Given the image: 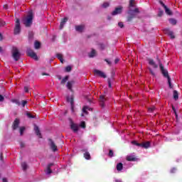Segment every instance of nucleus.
Listing matches in <instances>:
<instances>
[{"mask_svg": "<svg viewBox=\"0 0 182 182\" xmlns=\"http://www.w3.org/2000/svg\"><path fill=\"white\" fill-rule=\"evenodd\" d=\"M132 8H136V4H134V0H129V9L128 11V21H132L134 18L136 14H139V9L136 8L134 10H132Z\"/></svg>", "mask_w": 182, "mask_h": 182, "instance_id": "1", "label": "nucleus"}, {"mask_svg": "<svg viewBox=\"0 0 182 182\" xmlns=\"http://www.w3.org/2000/svg\"><path fill=\"white\" fill-rule=\"evenodd\" d=\"M33 20V14L32 11H28V15L23 20V23L26 26H31L32 25V21Z\"/></svg>", "mask_w": 182, "mask_h": 182, "instance_id": "2", "label": "nucleus"}, {"mask_svg": "<svg viewBox=\"0 0 182 182\" xmlns=\"http://www.w3.org/2000/svg\"><path fill=\"white\" fill-rule=\"evenodd\" d=\"M159 68H160L161 72L162 75L164 76V77H167L169 87L171 88L172 87H171V79L170 78V76H168V72L167 71V70L164 69V67H163L162 64H159Z\"/></svg>", "mask_w": 182, "mask_h": 182, "instance_id": "3", "label": "nucleus"}, {"mask_svg": "<svg viewBox=\"0 0 182 182\" xmlns=\"http://www.w3.org/2000/svg\"><path fill=\"white\" fill-rule=\"evenodd\" d=\"M12 56L14 60L18 61L19 60V58H21V53L19 52V50H18V48L13 47L12 51Z\"/></svg>", "mask_w": 182, "mask_h": 182, "instance_id": "4", "label": "nucleus"}, {"mask_svg": "<svg viewBox=\"0 0 182 182\" xmlns=\"http://www.w3.org/2000/svg\"><path fill=\"white\" fill-rule=\"evenodd\" d=\"M132 143L134 144V146H137L138 147H142L143 149H149L150 148V146H151L150 141H146V142L140 144L137 142V141H132Z\"/></svg>", "mask_w": 182, "mask_h": 182, "instance_id": "5", "label": "nucleus"}, {"mask_svg": "<svg viewBox=\"0 0 182 182\" xmlns=\"http://www.w3.org/2000/svg\"><path fill=\"white\" fill-rule=\"evenodd\" d=\"M26 52H27V55H28L30 58H32L33 59H34V60H38V55L33 51V50H31V48H28Z\"/></svg>", "mask_w": 182, "mask_h": 182, "instance_id": "6", "label": "nucleus"}, {"mask_svg": "<svg viewBox=\"0 0 182 182\" xmlns=\"http://www.w3.org/2000/svg\"><path fill=\"white\" fill-rule=\"evenodd\" d=\"M21 32V23H19V18L16 21V26L14 28L15 35H18Z\"/></svg>", "mask_w": 182, "mask_h": 182, "instance_id": "7", "label": "nucleus"}, {"mask_svg": "<svg viewBox=\"0 0 182 182\" xmlns=\"http://www.w3.org/2000/svg\"><path fill=\"white\" fill-rule=\"evenodd\" d=\"M122 12H123V7L122 6H119L112 12V15L114 16L116 15L120 14Z\"/></svg>", "mask_w": 182, "mask_h": 182, "instance_id": "8", "label": "nucleus"}, {"mask_svg": "<svg viewBox=\"0 0 182 182\" xmlns=\"http://www.w3.org/2000/svg\"><path fill=\"white\" fill-rule=\"evenodd\" d=\"M55 164L50 163L47 165V168L46 170V176H49V174H52V167H54Z\"/></svg>", "mask_w": 182, "mask_h": 182, "instance_id": "9", "label": "nucleus"}, {"mask_svg": "<svg viewBox=\"0 0 182 182\" xmlns=\"http://www.w3.org/2000/svg\"><path fill=\"white\" fill-rule=\"evenodd\" d=\"M49 146L53 151H58V146L52 139H49Z\"/></svg>", "mask_w": 182, "mask_h": 182, "instance_id": "10", "label": "nucleus"}, {"mask_svg": "<svg viewBox=\"0 0 182 182\" xmlns=\"http://www.w3.org/2000/svg\"><path fill=\"white\" fill-rule=\"evenodd\" d=\"M94 73L95 76H100V77H103V79H106V74L103 73L102 71H100L99 70H95Z\"/></svg>", "mask_w": 182, "mask_h": 182, "instance_id": "11", "label": "nucleus"}, {"mask_svg": "<svg viewBox=\"0 0 182 182\" xmlns=\"http://www.w3.org/2000/svg\"><path fill=\"white\" fill-rule=\"evenodd\" d=\"M70 128L74 132V133H77V131L79 130V125L70 121Z\"/></svg>", "mask_w": 182, "mask_h": 182, "instance_id": "12", "label": "nucleus"}, {"mask_svg": "<svg viewBox=\"0 0 182 182\" xmlns=\"http://www.w3.org/2000/svg\"><path fill=\"white\" fill-rule=\"evenodd\" d=\"M164 33H166V35H168V36H170L171 39H174L176 38V36H174V33L170 31V29L168 28H166L164 30Z\"/></svg>", "mask_w": 182, "mask_h": 182, "instance_id": "13", "label": "nucleus"}, {"mask_svg": "<svg viewBox=\"0 0 182 182\" xmlns=\"http://www.w3.org/2000/svg\"><path fill=\"white\" fill-rule=\"evenodd\" d=\"M160 4H161V6H163L164 8L165 12L167 15H173L171 10H170V9L167 8V6L164 5V3H163L162 1H160Z\"/></svg>", "mask_w": 182, "mask_h": 182, "instance_id": "14", "label": "nucleus"}, {"mask_svg": "<svg viewBox=\"0 0 182 182\" xmlns=\"http://www.w3.org/2000/svg\"><path fill=\"white\" fill-rule=\"evenodd\" d=\"M67 102L70 104L72 112H75V110H74L75 105H73V97H67Z\"/></svg>", "mask_w": 182, "mask_h": 182, "instance_id": "15", "label": "nucleus"}, {"mask_svg": "<svg viewBox=\"0 0 182 182\" xmlns=\"http://www.w3.org/2000/svg\"><path fill=\"white\" fill-rule=\"evenodd\" d=\"M105 102H106V98H105V96L101 95L100 97V105L101 107H105Z\"/></svg>", "mask_w": 182, "mask_h": 182, "instance_id": "16", "label": "nucleus"}, {"mask_svg": "<svg viewBox=\"0 0 182 182\" xmlns=\"http://www.w3.org/2000/svg\"><path fill=\"white\" fill-rule=\"evenodd\" d=\"M68 22V17H65L60 23V29H63L65 23Z\"/></svg>", "mask_w": 182, "mask_h": 182, "instance_id": "17", "label": "nucleus"}, {"mask_svg": "<svg viewBox=\"0 0 182 182\" xmlns=\"http://www.w3.org/2000/svg\"><path fill=\"white\" fill-rule=\"evenodd\" d=\"M73 85H75V81L71 80L67 82V87L68 90H70L72 92V87H73Z\"/></svg>", "mask_w": 182, "mask_h": 182, "instance_id": "18", "label": "nucleus"}, {"mask_svg": "<svg viewBox=\"0 0 182 182\" xmlns=\"http://www.w3.org/2000/svg\"><path fill=\"white\" fill-rule=\"evenodd\" d=\"M75 31L77 32H83V31H85V26L84 25L76 26Z\"/></svg>", "mask_w": 182, "mask_h": 182, "instance_id": "19", "label": "nucleus"}, {"mask_svg": "<svg viewBox=\"0 0 182 182\" xmlns=\"http://www.w3.org/2000/svg\"><path fill=\"white\" fill-rule=\"evenodd\" d=\"M19 127V119H16L13 124V130H16Z\"/></svg>", "mask_w": 182, "mask_h": 182, "instance_id": "20", "label": "nucleus"}, {"mask_svg": "<svg viewBox=\"0 0 182 182\" xmlns=\"http://www.w3.org/2000/svg\"><path fill=\"white\" fill-rule=\"evenodd\" d=\"M149 64L150 65V66L153 67L154 69H157V68H159L157 64H156V63H154V60H153L151 59L149 60Z\"/></svg>", "mask_w": 182, "mask_h": 182, "instance_id": "21", "label": "nucleus"}, {"mask_svg": "<svg viewBox=\"0 0 182 182\" xmlns=\"http://www.w3.org/2000/svg\"><path fill=\"white\" fill-rule=\"evenodd\" d=\"M34 132L38 137L42 138V135L41 134V131H39V127L38 126L35 125L34 126Z\"/></svg>", "mask_w": 182, "mask_h": 182, "instance_id": "22", "label": "nucleus"}, {"mask_svg": "<svg viewBox=\"0 0 182 182\" xmlns=\"http://www.w3.org/2000/svg\"><path fill=\"white\" fill-rule=\"evenodd\" d=\"M56 58H58V59H59V60L61 62V63H63L64 60H63V55H62V53H57Z\"/></svg>", "mask_w": 182, "mask_h": 182, "instance_id": "23", "label": "nucleus"}, {"mask_svg": "<svg viewBox=\"0 0 182 182\" xmlns=\"http://www.w3.org/2000/svg\"><path fill=\"white\" fill-rule=\"evenodd\" d=\"M87 110H89L90 112V111H92V108H90L87 106H85L82 108V112H83V113H85V114H87Z\"/></svg>", "mask_w": 182, "mask_h": 182, "instance_id": "24", "label": "nucleus"}, {"mask_svg": "<svg viewBox=\"0 0 182 182\" xmlns=\"http://www.w3.org/2000/svg\"><path fill=\"white\" fill-rule=\"evenodd\" d=\"M117 170L118 171H122L123 170V164L122 163H118L117 164Z\"/></svg>", "mask_w": 182, "mask_h": 182, "instance_id": "25", "label": "nucleus"}, {"mask_svg": "<svg viewBox=\"0 0 182 182\" xmlns=\"http://www.w3.org/2000/svg\"><path fill=\"white\" fill-rule=\"evenodd\" d=\"M95 56H96V50H92L89 53V58H95Z\"/></svg>", "mask_w": 182, "mask_h": 182, "instance_id": "26", "label": "nucleus"}, {"mask_svg": "<svg viewBox=\"0 0 182 182\" xmlns=\"http://www.w3.org/2000/svg\"><path fill=\"white\" fill-rule=\"evenodd\" d=\"M127 160L128 161H136V158L134 156H128L127 157Z\"/></svg>", "mask_w": 182, "mask_h": 182, "instance_id": "27", "label": "nucleus"}, {"mask_svg": "<svg viewBox=\"0 0 182 182\" xmlns=\"http://www.w3.org/2000/svg\"><path fill=\"white\" fill-rule=\"evenodd\" d=\"M84 157L85 160H90V153L89 152H85L84 154Z\"/></svg>", "mask_w": 182, "mask_h": 182, "instance_id": "28", "label": "nucleus"}, {"mask_svg": "<svg viewBox=\"0 0 182 182\" xmlns=\"http://www.w3.org/2000/svg\"><path fill=\"white\" fill-rule=\"evenodd\" d=\"M34 48L35 49H39V48H41V43L36 41L34 43Z\"/></svg>", "mask_w": 182, "mask_h": 182, "instance_id": "29", "label": "nucleus"}, {"mask_svg": "<svg viewBox=\"0 0 182 182\" xmlns=\"http://www.w3.org/2000/svg\"><path fill=\"white\" fill-rule=\"evenodd\" d=\"M173 99H175V100H177V99H178V92H177L176 90L173 91Z\"/></svg>", "mask_w": 182, "mask_h": 182, "instance_id": "30", "label": "nucleus"}, {"mask_svg": "<svg viewBox=\"0 0 182 182\" xmlns=\"http://www.w3.org/2000/svg\"><path fill=\"white\" fill-rule=\"evenodd\" d=\"M169 22L170 23H171V25H176V23H177V20L174 18H171L169 19Z\"/></svg>", "mask_w": 182, "mask_h": 182, "instance_id": "31", "label": "nucleus"}, {"mask_svg": "<svg viewBox=\"0 0 182 182\" xmlns=\"http://www.w3.org/2000/svg\"><path fill=\"white\" fill-rule=\"evenodd\" d=\"M21 167H22L23 170H26V168H28V164H26V162H23L21 164Z\"/></svg>", "mask_w": 182, "mask_h": 182, "instance_id": "32", "label": "nucleus"}, {"mask_svg": "<svg viewBox=\"0 0 182 182\" xmlns=\"http://www.w3.org/2000/svg\"><path fill=\"white\" fill-rule=\"evenodd\" d=\"M108 156H109V157H114V153H113V150L109 149Z\"/></svg>", "mask_w": 182, "mask_h": 182, "instance_id": "33", "label": "nucleus"}, {"mask_svg": "<svg viewBox=\"0 0 182 182\" xmlns=\"http://www.w3.org/2000/svg\"><path fill=\"white\" fill-rule=\"evenodd\" d=\"M68 79H69V77L68 76L65 77L64 78H63V80H61V83L63 85L64 83H66V82H68Z\"/></svg>", "mask_w": 182, "mask_h": 182, "instance_id": "34", "label": "nucleus"}, {"mask_svg": "<svg viewBox=\"0 0 182 182\" xmlns=\"http://www.w3.org/2000/svg\"><path fill=\"white\" fill-rule=\"evenodd\" d=\"M109 2H104L102 4V8L106 9V8L109 7Z\"/></svg>", "mask_w": 182, "mask_h": 182, "instance_id": "35", "label": "nucleus"}, {"mask_svg": "<svg viewBox=\"0 0 182 182\" xmlns=\"http://www.w3.org/2000/svg\"><path fill=\"white\" fill-rule=\"evenodd\" d=\"M12 102H13V103H16V105H17L18 106H21V102H19V100H13Z\"/></svg>", "mask_w": 182, "mask_h": 182, "instance_id": "36", "label": "nucleus"}, {"mask_svg": "<svg viewBox=\"0 0 182 182\" xmlns=\"http://www.w3.org/2000/svg\"><path fill=\"white\" fill-rule=\"evenodd\" d=\"M23 132H25V127H21L20 128V134H21V136H22V134H23Z\"/></svg>", "mask_w": 182, "mask_h": 182, "instance_id": "37", "label": "nucleus"}, {"mask_svg": "<svg viewBox=\"0 0 182 182\" xmlns=\"http://www.w3.org/2000/svg\"><path fill=\"white\" fill-rule=\"evenodd\" d=\"M70 70H72V67L70 65L65 68V72H70Z\"/></svg>", "mask_w": 182, "mask_h": 182, "instance_id": "38", "label": "nucleus"}, {"mask_svg": "<svg viewBox=\"0 0 182 182\" xmlns=\"http://www.w3.org/2000/svg\"><path fill=\"white\" fill-rule=\"evenodd\" d=\"M80 126V127H82V129H85L86 127V124L85 123V122H82Z\"/></svg>", "mask_w": 182, "mask_h": 182, "instance_id": "39", "label": "nucleus"}, {"mask_svg": "<svg viewBox=\"0 0 182 182\" xmlns=\"http://www.w3.org/2000/svg\"><path fill=\"white\" fill-rule=\"evenodd\" d=\"M26 103H28L27 101L23 100V101L21 102V106H22L23 107H25V106L26 105Z\"/></svg>", "mask_w": 182, "mask_h": 182, "instance_id": "40", "label": "nucleus"}, {"mask_svg": "<svg viewBox=\"0 0 182 182\" xmlns=\"http://www.w3.org/2000/svg\"><path fill=\"white\" fill-rule=\"evenodd\" d=\"M176 171H177V168H173L172 169H171L170 172L171 173H176Z\"/></svg>", "mask_w": 182, "mask_h": 182, "instance_id": "41", "label": "nucleus"}, {"mask_svg": "<svg viewBox=\"0 0 182 182\" xmlns=\"http://www.w3.org/2000/svg\"><path fill=\"white\" fill-rule=\"evenodd\" d=\"M108 85H109V87H112V81L110 78H108Z\"/></svg>", "mask_w": 182, "mask_h": 182, "instance_id": "42", "label": "nucleus"}, {"mask_svg": "<svg viewBox=\"0 0 182 182\" xmlns=\"http://www.w3.org/2000/svg\"><path fill=\"white\" fill-rule=\"evenodd\" d=\"M118 26H119V28H123V26H124L123 23L122 22L118 23Z\"/></svg>", "mask_w": 182, "mask_h": 182, "instance_id": "43", "label": "nucleus"}, {"mask_svg": "<svg viewBox=\"0 0 182 182\" xmlns=\"http://www.w3.org/2000/svg\"><path fill=\"white\" fill-rule=\"evenodd\" d=\"M105 48H106V46H105L104 44H101V45H100V49H101L102 50H103V49H105Z\"/></svg>", "mask_w": 182, "mask_h": 182, "instance_id": "44", "label": "nucleus"}, {"mask_svg": "<svg viewBox=\"0 0 182 182\" xmlns=\"http://www.w3.org/2000/svg\"><path fill=\"white\" fill-rule=\"evenodd\" d=\"M149 71H150V73L152 74L153 76H154V71H153V70H151V68H149Z\"/></svg>", "mask_w": 182, "mask_h": 182, "instance_id": "45", "label": "nucleus"}, {"mask_svg": "<svg viewBox=\"0 0 182 182\" xmlns=\"http://www.w3.org/2000/svg\"><path fill=\"white\" fill-rule=\"evenodd\" d=\"M27 116L28 117H29L30 119H33V116H32V114L27 113Z\"/></svg>", "mask_w": 182, "mask_h": 182, "instance_id": "46", "label": "nucleus"}, {"mask_svg": "<svg viewBox=\"0 0 182 182\" xmlns=\"http://www.w3.org/2000/svg\"><path fill=\"white\" fill-rule=\"evenodd\" d=\"M29 88H28V87H24V92H26V93H28V90Z\"/></svg>", "mask_w": 182, "mask_h": 182, "instance_id": "47", "label": "nucleus"}, {"mask_svg": "<svg viewBox=\"0 0 182 182\" xmlns=\"http://www.w3.org/2000/svg\"><path fill=\"white\" fill-rule=\"evenodd\" d=\"M0 102H4V96L0 95Z\"/></svg>", "mask_w": 182, "mask_h": 182, "instance_id": "48", "label": "nucleus"}, {"mask_svg": "<svg viewBox=\"0 0 182 182\" xmlns=\"http://www.w3.org/2000/svg\"><path fill=\"white\" fill-rule=\"evenodd\" d=\"M154 107H151V108H149V112H153V110H154Z\"/></svg>", "mask_w": 182, "mask_h": 182, "instance_id": "49", "label": "nucleus"}, {"mask_svg": "<svg viewBox=\"0 0 182 182\" xmlns=\"http://www.w3.org/2000/svg\"><path fill=\"white\" fill-rule=\"evenodd\" d=\"M158 15L159 16H161L163 15V11H159Z\"/></svg>", "mask_w": 182, "mask_h": 182, "instance_id": "50", "label": "nucleus"}, {"mask_svg": "<svg viewBox=\"0 0 182 182\" xmlns=\"http://www.w3.org/2000/svg\"><path fill=\"white\" fill-rule=\"evenodd\" d=\"M5 25V21H1V26H4Z\"/></svg>", "mask_w": 182, "mask_h": 182, "instance_id": "51", "label": "nucleus"}, {"mask_svg": "<svg viewBox=\"0 0 182 182\" xmlns=\"http://www.w3.org/2000/svg\"><path fill=\"white\" fill-rule=\"evenodd\" d=\"M105 61H106L107 63H108L109 65H112V62H110L109 60H105Z\"/></svg>", "mask_w": 182, "mask_h": 182, "instance_id": "52", "label": "nucleus"}, {"mask_svg": "<svg viewBox=\"0 0 182 182\" xmlns=\"http://www.w3.org/2000/svg\"><path fill=\"white\" fill-rule=\"evenodd\" d=\"M114 63L115 64L119 63V58L115 59Z\"/></svg>", "mask_w": 182, "mask_h": 182, "instance_id": "53", "label": "nucleus"}, {"mask_svg": "<svg viewBox=\"0 0 182 182\" xmlns=\"http://www.w3.org/2000/svg\"><path fill=\"white\" fill-rule=\"evenodd\" d=\"M3 182H8V180H6V178H3Z\"/></svg>", "mask_w": 182, "mask_h": 182, "instance_id": "54", "label": "nucleus"}, {"mask_svg": "<svg viewBox=\"0 0 182 182\" xmlns=\"http://www.w3.org/2000/svg\"><path fill=\"white\" fill-rule=\"evenodd\" d=\"M173 110L175 112V115H176V117H177V112H176V110H174V107H173Z\"/></svg>", "mask_w": 182, "mask_h": 182, "instance_id": "55", "label": "nucleus"}, {"mask_svg": "<svg viewBox=\"0 0 182 182\" xmlns=\"http://www.w3.org/2000/svg\"><path fill=\"white\" fill-rule=\"evenodd\" d=\"M0 41H2V34L0 33Z\"/></svg>", "mask_w": 182, "mask_h": 182, "instance_id": "56", "label": "nucleus"}, {"mask_svg": "<svg viewBox=\"0 0 182 182\" xmlns=\"http://www.w3.org/2000/svg\"><path fill=\"white\" fill-rule=\"evenodd\" d=\"M4 8L5 9H8V6H4Z\"/></svg>", "mask_w": 182, "mask_h": 182, "instance_id": "57", "label": "nucleus"}, {"mask_svg": "<svg viewBox=\"0 0 182 182\" xmlns=\"http://www.w3.org/2000/svg\"><path fill=\"white\" fill-rule=\"evenodd\" d=\"M48 75V74L43 73V76Z\"/></svg>", "mask_w": 182, "mask_h": 182, "instance_id": "58", "label": "nucleus"}, {"mask_svg": "<svg viewBox=\"0 0 182 182\" xmlns=\"http://www.w3.org/2000/svg\"><path fill=\"white\" fill-rule=\"evenodd\" d=\"M1 160H2V154H1Z\"/></svg>", "mask_w": 182, "mask_h": 182, "instance_id": "59", "label": "nucleus"}, {"mask_svg": "<svg viewBox=\"0 0 182 182\" xmlns=\"http://www.w3.org/2000/svg\"><path fill=\"white\" fill-rule=\"evenodd\" d=\"M82 116H83V114H82Z\"/></svg>", "mask_w": 182, "mask_h": 182, "instance_id": "60", "label": "nucleus"}]
</instances>
